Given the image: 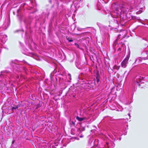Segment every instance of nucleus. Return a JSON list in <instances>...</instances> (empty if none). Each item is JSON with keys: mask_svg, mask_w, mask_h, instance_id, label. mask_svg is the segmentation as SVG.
Returning <instances> with one entry per match:
<instances>
[{"mask_svg": "<svg viewBox=\"0 0 148 148\" xmlns=\"http://www.w3.org/2000/svg\"><path fill=\"white\" fill-rule=\"evenodd\" d=\"M20 62L17 60H12L10 61V64L13 68L14 72H15L16 70H25V69L22 67V65H20Z\"/></svg>", "mask_w": 148, "mask_h": 148, "instance_id": "obj_1", "label": "nucleus"}, {"mask_svg": "<svg viewBox=\"0 0 148 148\" xmlns=\"http://www.w3.org/2000/svg\"><path fill=\"white\" fill-rule=\"evenodd\" d=\"M130 57V55L128 54L123 60L121 64L122 67L125 68L127 66V64L128 63V61Z\"/></svg>", "mask_w": 148, "mask_h": 148, "instance_id": "obj_2", "label": "nucleus"}, {"mask_svg": "<svg viewBox=\"0 0 148 148\" xmlns=\"http://www.w3.org/2000/svg\"><path fill=\"white\" fill-rule=\"evenodd\" d=\"M19 19L21 23H22V20H23V23L26 26H27L29 24V22L28 19L27 18H24L21 16H20L19 18Z\"/></svg>", "mask_w": 148, "mask_h": 148, "instance_id": "obj_3", "label": "nucleus"}, {"mask_svg": "<svg viewBox=\"0 0 148 148\" xmlns=\"http://www.w3.org/2000/svg\"><path fill=\"white\" fill-rule=\"evenodd\" d=\"M143 79V77L141 76H136L135 78V84L138 86H140V83L141 82V80Z\"/></svg>", "mask_w": 148, "mask_h": 148, "instance_id": "obj_4", "label": "nucleus"}, {"mask_svg": "<svg viewBox=\"0 0 148 148\" xmlns=\"http://www.w3.org/2000/svg\"><path fill=\"white\" fill-rule=\"evenodd\" d=\"M142 56L141 58L142 59L145 60L148 59V51L143 52L142 54Z\"/></svg>", "mask_w": 148, "mask_h": 148, "instance_id": "obj_5", "label": "nucleus"}, {"mask_svg": "<svg viewBox=\"0 0 148 148\" xmlns=\"http://www.w3.org/2000/svg\"><path fill=\"white\" fill-rule=\"evenodd\" d=\"M76 119L79 121H84L85 122H86L87 121L88 119V118H87L86 117H79L78 116H77L76 117Z\"/></svg>", "mask_w": 148, "mask_h": 148, "instance_id": "obj_6", "label": "nucleus"}, {"mask_svg": "<svg viewBox=\"0 0 148 148\" xmlns=\"http://www.w3.org/2000/svg\"><path fill=\"white\" fill-rule=\"evenodd\" d=\"M7 40V36H6V35H3L1 39L2 42L3 43H4Z\"/></svg>", "mask_w": 148, "mask_h": 148, "instance_id": "obj_7", "label": "nucleus"}, {"mask_svg": "<svg viewBox=\"0 0 148 148\" xmlns=\"http://www.w3.org/2000/svg\"><path fill=\"white\" fill-rule=\"evenodd\" d=\"M122 11L120 9L116 8H115V12L117 14H121Z\"/></svg>", "mask_w": 148, "mask_h": 148, "instance_id": "obj_8", "label": "nucleus"}, {"mask_svg": "<svg viewBox=\"0 0 148 148\" xmlns=\"http://www.w3.org/2000/svg\"><path fill=\"white\" fill-rule=\"evenodd\" d=\"M120 68V66H117L116 65H115L113 67V69H116V70H118Z\"/></svg>", "mask_w": 148, "mask_h": 148, "instance_id": "obj_9", "label": "nucleus"}, {"mask_svg": "<svg viewBox=\"0 0 148 148\" xmlns=\"http://www.w3.org/2000/svg\"><path fill=\"white\" fill-rule=\"evenodd\" d=\"M8 71H7L6 70V71H1V74L0 75V77H1L3 75V73H7L8 72Z\"/></svg>", "mask_w": 148, "mask_h": 148, "instance_id": "obj_10", "label": "nucleus"}, {"mask_svg": "<svg viewBox=\"0 0 148 148\" xmlns=\"http://www.w3.org/2000/svg\"><path fill=\"white\" fill-rule=\"evenodd\" d=\"M19 107V106H16L15 107H12V109L13 111L14 109L16 110V109H17L18 107Z\"/></svg>", "mask_w": 148, "mask_h": 148, "instance_id": "obj_11", "label": "nucleus"}, {"mask_svg": "<svg viewBox=\"0 0 148 148\" xmlns=\"http://www.w3.org/2000/svg\"><path fill=\"white\" fill-rule=\"evenodd\" d=\"M110 146V144L109 143H107L105 145V147L106 148H108L109 146Z\"/></svg>", "mask_w": 148, "mask_h": 148, "instance_id": "obj_12", "label": "nucleus"}, {"mask_svg": "<svg viewBox=\"0 0 148 148\" xmlns=\"http://www.w3.org/2000/svg\"><path fill=\"white\" fill-rule=\"evenodd\" d=\"M98 142V140H95L94 141H92L91 143H92L93 144H95V143H96Z\"/></svg>", "mask_w": 148, "mask_h": 148, "instance_id": "obj_13", "label": "nucleus"}, {"mask_svg": "<svg viewBox=\"0 0 148 148\" xmlns=\"http://www.w3.org/2000/svg\"><path fill=\"white\" fill-rule=\"evenodd\" d=\"M109 144H110H110L112 145V147H111L112 148L114 147L115 146V144L112 142H111Z\"/></svg>", "mask_w": 148, "mask_h": 148, "instance_id": "obj_14", "label": "nucleus"}, {"mask_svg": "<svg viewBox=\"0 0 148 148\" xmlns=\"http://www.w3.org/2000/svg\"><path fill=\"white\" fill-rule=\"evenodd\" d=\"M30 2L33 3V5H34L36 3L35 0H30Z\"/></svg>", "mask_w": 148, "mask_h": 148, "instance_id": "obj_15", "label": "nucleus"}, {"mask_svg": "<svg viewBox=\"0 0 148 148\" xmlns=\"http://www.w3.org/2000/svg\"><path fill=\"white\" fill-rule=\"evenodd\" d=\"M119 36H120V35H119L118 36V37L115 40V43H117L116 42H117V41L120 38Z\"/></svg>", "mask_w": 148, "mask_h": 148, "instance_id": "obj_16", "label": "nucleus"}, {"mask_svg": "<svg viewBox=\"0 0 148 148\" xmlns=\"http://www.w3.org/2000/svg\"><path fill=\"white\" fill-rule=\"evenodd\" d=\"M66 39H67L68 40V41L69 42H72L73 41V40H72V39H69V38H66Z\"/></svg>", "mask_w": 148, "mask_h": 148, "instance_id": "obj_17", "label": "nucleus"}, {"mask_svg": "<svg viewBox=\"0 0 148 148\" xmlns=\"http://www.w3.org/2000/svg\"><path fill=\"white\" fill-rule=\"evenodd\" d=\"M20 11V10L19 9L17 11V13H18V14H17V16H19V12Z\"/></svg>", "mask_w": 148, "mask_h": 148, "instance_id": "obj_18", "label": "nucleus"}, {"mask_svg": "<svg viewBox=\"0 0 148 148\" xmlns=\"http://www.w3.org/2000/svg\"><path fill=\"white\" fill-rule=\"evenodd\" d=\"M75 45L77 47L79 48V45L78 44H77L76 43H75Z\"/></svg>", "mask_w": 148, "mask_h": 148, "instance_id": "obj_19", "label": "nucleus"}, {"mask_svg": "<svg viewBox=\"0 0 148 148\" xmlns=\"http://www.w3.org/2000/svg\"><path fill=\"white\" fill-rule=\"evenodd\" d=\"M141 12H142V11H138L137 12H136V13L137 14H140Z\"/></svg>", "mask_w": 148, "mask_h": 148, "instance_id": "obj_20", "label": "nucleus"}, {"mask_svg": "<svg viewBox=\"0 0 148 148\" xmlns=\"http://www.w3.org/2000/svg\"><path fill=\"white\" fill-rule=\"evenodd\" d=\"M97 82L98 83L99 82V79L97 77Z\"/></svg>", "mask_w": 148, "mask_h": 148, "instance_id": "obj_21", "label": "nucleus"}, {"mask_svg": "<svg viewBox=\"0 0 148 148\" xmlns=\"http://www.w3.org/2000/svg\"><path fill=\"white\" fill-rule=\"evenodd\" d=\"M143 40H144L145 41H147V39L146 38H143Z\"/></svg>", "mask_w": 148, "mask_h": 148, "instance_id": "obj_22", "label": "nucleus"}, {"mask_svg": "<svg viewBox=\"0 0 148 148\" xmlns=\"http://www.w3.org/2000/svg\"><path fill=\"white\" fill-rule=\"evenodd\" d=\"M126 72H127V71H125V73H124V75H125L126 74Z\"/></svg>", "mask_w": 148, "mask_h": 148, "instance_id": "obj_23", "label": "nucleus"}, {"mask_svg": "<svg viewBox=\"0 0 148 148\" xmlns=\"http://www.w3.org/2000/svg\"><path fill=\"white\" fill-rule=\"evenodd\" d=\"M72 123L73 125H74L75 124V123L74 122H72Z\"/></svg>", "mask_w": 148, "mask_h": 148, "instance_id": "obj_24", "label": "nucleus"}, {"mask_svg": "<svg viewBox=\"0 0 148 148\" xmlns=\"http://www.w3.org/2000/svg\"><path fill=\"white\" fill-rule=\"evenodd\" d=\"M49 2H50L51 3V0H49Z\"/></svg>", "mask_w": 148, "mask_h": 148, "instance_id": "obj_25", "label": "nucleus"}, {"mask_svg": "<svg viewBox=\"0 0 148 148\" xmlns=\"http://www.w3.org/2000/svg\"><path fill=\"white\" fill-rule=\"evenodd\" d=\"M128 115H129L130 116V114H129H129H128Z\"/></svg>", "mask_w": 148, "mask_h": 148, "instance_id": "obj_26", "label": "nucleus"}, {"mask_svg": "<svg viewBox=\"0 0 148 148\" xmlns=\"http://www.w3.org/2000/svg\"><path fill=\"white\" fill-rule=\"evenodd\" d=\"M129 73H128L127 75V76H126V77H127V75H128V74Z\"/></svg>", "mask_w": 148, "mask_h": 148, "instance_id": "obj_27", "label": "nucleus"}, {"mask_svg": "<svg viewBox=\"0 0 148 148\" xmlns=\"http://www.w3.org/2000/svg\"><path fill=\"white\" fill-rule=\"evenodd\" d=\"M68 75H70V74H68Z\"/></svg>", "mask_w": 148, "mask_h": 148, "instance_id": "obj_28", "label": "nucleus"}, {"mask_svg": "<svg viewBox=\"0 0 148 148\" xmlns=\"http://www.w3.org/2000/svg\"><path fill=\"white\" fill-rule=\"evenodd\" d=\"M146 46H148V44H147V45H146Z\"/></svg>", "mask_w": 148, "mask_h": 148, "instance_id": "obj_29", "label": "nucleus"}]
</instances>
